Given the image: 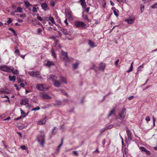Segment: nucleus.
Here are the masks:
<instances>
[{"mask_svg":"<svg viewBox=\"0 0 157 157\" xmlns=\"http://www.w3.org/2000/svg\"><path fill=\"white\" fill-rule=\"evenodd\" d=\"M14 69V68L13 66L8 67L6 65L0 66V70L5 72H11Z\"/></svg>","mask_w":157,"mask_h":157,"instance_id":"nucleus-1","label":"nucleus"},{"mask_svg":"<svg viewBox=\"0 0 157 157\" xmlns=\"http://www.w3.org/2000/svg\"><path fill=\"white\" fill-rule=\"evenodd\" d=\"M36 87L37 90L42 91L47 90L48 89V87L46 85L43 84H37Z\"/></svg>","mask_w":157,"mask_h":157,"instance_id":"nucleus-2","label":"nucleus"},{"mask_svg":"<svg viewBox=\"0 0 157 157\" xmlns=\"http://www.w3.org/2000/svg\"><path fill=\"white\" fill-rule=\"evenodd\" d=\"M126 115L125 109H123L119 113V115L116 117L117 119H119L121 120L123 119Z\"/></svg>","mask_w":157,"mask_h":157,"instance_id":"nucleus-3","label":"nucleus"},{"mask_svg":"<svg viewBox=\"0 0 157 157\" xmlns=\"http://www.w3.org/2000/svg\"><path fill=\"white\" fill-rule=\"evenodd\" d=\"M28 73L31 76L36 77L38 78H42L39 72L37 71L36 72L30 71L28 72Z\"/></svg>","mask_w":157,"mask_h":157,"instance_id":"nucleus-4","label":"nucleus"},{"mask_svg":"<svg viewBox=\"0 0 157 157\" xmlns=\"http://www.w3.org/2000/svg\"><path fill=\"white\" fill-rule=\"evenodd\" d=\"M75 25L77 27L85 28L86 25L85 23L80 21H77L74 22Z\"/></svg>","mask_w":157,"mask_h":157,"instance_id":"nucleus-5","label":"nucleus"},{"mask_svg":"<svg viewBox=\"0 0 157 157\" xmlns=\"http://www.w3.org/2000/svg\"><path fill=\"white\" fill-rule=\"evenodd\" d=\"M122 152L123 153V157H125L126 156V157H132L128 153V150L126 148H123L122 150Z\"/></svg>","mask_w":157,"mask_h":157,"instance_id":"nucleus-6","label":"nucleus"},{"mask_svg":"<svg viewBox=\"0 0 157 157\" xmlns=\"http://www.w3.org/2000/svg\"><path fill=\"white\" fill-rule=\"evenodd\" d=\"M45 65L47 67H49L55 65L54 62L48 60H46L45 61Z\"/></svg>","mask_w":157,"mask_h":157,"instance_id":"nucleus-7","label":"nucleus"},{"mask_svg":"<svg viewBox=\"0 0 157 157\" xmlns=\"http://www.w3.org/2000/svg\"><path fill=\"white\" fill-rule=\"evenodd\" d=\"M47 77L48 79L51 80L53 82L56 80L57 78V77L56 76L52 75H47Z\"/></svg>","mask_w":157,"mask_h":157,"instance_id":"nucleus-8","label":"nucleus"},{"mask_svg":"<svg viewBox=\"0 0 157 157\" xmlns=\"http://www.w3.org/2000/svg\"><path fill=\"white\" fill-rule=\"evenodd\" d=\"M42 9L44 11H47L49 9L48 5L46 2H44L41 4Z\"/></svg>","mask_w":157,"mask_h":157,"instance_id":"nucleus-9","label":"nucleus"},{"mask_svg":"<svg viewBox=\"0 0 157 157\" xmlns=\"http://www.w3.org/2000/svg\"><path fill=\"white\" fill-rule=\"evenodd\" d=\"M40 136L37 137V141L39 142H40L41 140H44V132L42 131H40Z\"/></svg>","mask_w":157,"mask_h":157,"instance_id":"nucleus-10","label":"nucleus"},{"mask_svg":"<svg viewBox=\"0 0 157 157\" xmlns=\"http://www.w3.org/2000/svg\"><path fill=\"white\" fill-rule=\"evenodd\" d=\"M40 96L43 99H49L51 98V97L47 94L42 93L40 94Z\"/></svg>","mask_w":157,"mask_h":157,"instance_id":"nucleus-11","label":"nucleus"},{"mask_svg":"<svg viewBox=\"0 0 157 157\" xmlns=\"http://www.w3.org/2000/svg\"><path fill=\"white\" fill-rule=\"evenodd\" d=\"M127 135L128 136V140H132V134L131 131L129 130H127L126 131Z\"/></svg>","mask_w":157,"mask_h":157,"instance_id":"nucleus-12","label":"nucleus"},{"mask_svg":"<svg viewBox=\"0 0 157 157\" xmlns=\"http://www.w3.org/2000/svg\"><path fill=\"white\" fill-rule=\"evenodd\" d=\"M135 21V18L133 17H130L128 18L125 20L129 24H132L134 23Z\"/></svg>","mask_w":157,"mask_h":157,"instance_id":"nucleus-13","label":"nucleus"},{"mask_svg":"<svg viewBox=\"0 0 157 157\" xmlns=\"http://www.w3.org/2000/svg\"><path fill=\"white\" fill-rule=\"evenodd\" d=\"M88 45L91 48H94L96 47L97 45L95 44V43L93 41L90 40H88Z\"/></svg>","mask_w":157,"mask_h":157,"instance_id":"nucleus-14","label":"nucleus"},{"mask_svg":"<svg viewBox=\"0 0 157 157\" xmlns=\"http://www.w3.org/2000/svg\"><path fill=\"white\" fill-rule=\"evenodd\" d=\"M61 82H59L56 80L53 82V85L56 87H60L61 86Z\"/></svg>","mask_w":157,"mask_h":157,"instance_id":"nucleus-15","label":"nucleus"},{"mask_svg":"<svg viewBox=\"0 0 157 157\" xmlns=\"http://www.w3.org/2000/svg\"><path fill=\"white\" fill-rule=\"evenodd\" d=\"M79 2H80V4L84 9H86V4L85 0H80Z\"/></svg>","mask_w":157,"mask_h":157,"instance_id":"nucleus-16","label":"nucleus"},{"mask_svg":"<svg viewBox=\"0 0 157 157\" xmlns=\"http://www.w3.org/2000/svg\"><path fill=\"white\" fill-rule=\"evenodd\" d=\"M28 100L27 98L22 99L20 102L21 105H25L26 104H28Z\"/></svg>","mask_w":157,"mask_h":157,"instance_id":"nucleus-17","label":"nucleus"},{"mask_svg":"<svg viewBox=\"0 0 157 157\" xmlns=\"http://www.w3.org/2000/svg\"><path fill=\"white\" fill-rule=\"evenodd\" d=\"M47 117L46 116V117H45V118L44 120H43L39 121L38 122V124L39 125H42L44 124L45 123L46 121V120H45V119Z\"/></svg>","mask_w":157,"mask_h":157,"instance_id":"nucleus-18","label":"nucleus"},{"mask_svg":"<svg viewBox=\"0 0 157 157\" xmlns=\"http://www.w3.org/2000/svg\"><path fill=\"white\" fill-rule=\"evenodd\" d=\"M105 64L104 63H101L99 65V69L103 71L105 69Z\"/></svg>","mask_w":157,"mask_h":157,"instance_id":"nucleus-19","label":"nucleus"},{"mask_svg":"<svg viewBox=\"0 0 157 157\" xmlns=\"http://www.w3.org/2000/svg\"><path fill=\"white\" fill-rule=\"evenodd\" d=\"M60 80L61 82L64 83L66 84L67 83L66 78L64 77H61L60 78Z\"/></svg>","mask_w":157,"mask_h":157,"instance_id":"nucleus-20","label":"nucleus"},{"mask_svg":"<svg viewBox=\"0 0 157 157\" xmlns=\"http://www.w3.org/2000/svg\"><path fill=\"white\" fill-rule=\"evenodd\" d=\"M140 149L141 151H144L146 152V153L150 155V153L149 151L146 149L144 147H140Z\"/></svg>","mask_w":157,"mask_h":157,"instance_id":"nucleus-21","label":"nucleus"},{"mask_svg":"<svg viewBox=\"0 0 157 157\" xmlns=\"http://www.w3.org/2000/svg\"><path fill=\"white\" fill-rule=\"evenodd\" d=\"M9 80L10 81H12L13 82H14L16 81V77L15 75H13V76H11L10 75H9Z\"/></svg>","mask_w":157,"mask_h":157,"instance_id":"nucleus-22","label":"nucleus"},{"mask_svg":"<svg viewBox=\"0 0 157 157\" xmlns=\"http://www.w3.org/2000/svg\"><path fill=\"white\" fill-rule=\"evenodd\" d=\"M62 53L63 54V55L64 56L63 58V59H68V58L67 57V52L62 51Z\"/></svg>","mask_w":157,"mask_h":157,"instance_id":"nucleus-23","label":"nucleus"},{"mask_svg":"<svg viewBox=\"0 0 157 157\" xmlns=\"http://www.w3.org/2000/svg\"><path fill=\"white\" fill-rule=\"evenodd\" d=\"M67 16L69 19H72V15L71 13V11H68L67 13Z\"/></svg>","mask_w":157,"mask_h":157,"instance_id":"nucleus-24","label":"nucleus"},{"mask_svg":"<svg viewBox=\"0 0 157 157\" xmlns=\"http://www.w3.org/2000/svg\"><path fill=\"white\" fill-rule=\"evenodd\" d=\"M61 31H62L63 33L65 35H67L68 34V33L67 32V30L66 29H65L64 28H62L61 29Z\"/></svg>","mask_w":157,"mask_h":157,"instance_id":"nucleus-25","label":"nucleus"},{"mask_svg":"<svg viewBox=\"0 0 157 157\" xmlns=\"http://www.w3.org/2000/svg\"><path fill=\"white\" fill-rule=\"evenodd\" d=\"M112 10H113V13L114 14V15L116 16L117 17L119 15V14H118V13H117V11L116 10V9L115 8V7H113L112 8Z\"/></svg>","mask_w":157,"mask_h":157,"instance_id":"nucleus-26","label":"nucleus"},{"mask_svg":"<svg viewBox=\"0 0 157 157\" xmlns=\"http://www.w3.org/2000/svg\"><path fill=\"white\" fill-rule=\"evenodd\" d=\"M49 21H50L52 24H55L56 22L53 19V18L52 17H50L48 18Z\"/></svg>","mask_w":157,"mask_h":157,"instance_id":"nucleus-27","label":"nucleus"},{"mask_svg":"<svg viewBox=\"0 0 157 157\" xmlns=\"http://www.w3.org/2000/svg\"><path fill=\"white\" fill-rule=\"evenodd\" d=\"M54 105L56 106H59L61 105V102L60 101H57L54 103Z\"/></svg>","mask_w":157,"mask_h":157,"instance_id":"nucleus-28","label":"nucleus"},{"mask_svg":"<svg viewBox=\"0 0 157 157\" xmlns=\"http://www.w3.org/2000/svg\"><path fill=\"white\" fill-rule=\"evenodd\" d=\"M17 80L18 82H23L24 80L21 79L20 76H18L17 78Z\"/></svg>","mask_w":157,"mask_h":157,"instance_id":"nucleus-29","label":"nucleus"},{"mask_svg":"<svg viewBox=\"0 0 157 157\" xmlns=\"http://www.w3.org/2000/svg\"><path fill=\"white\" fill-rule=\"evenodd\" d=\"M24 3L25 6L26 7H28L30 5H31L29 2L28 1H25V2Z\"/></svg>","mask_w":157,"mask_h":157,"instance_id":"nucleus-30","label":"nucleus"},{"mask_svg":"<svg viewBox=\"0 0 157 157\" xmlns=\"http://www.w3.org/2000/svg\"><path fill=\"white\" fill-rule=\"evenodd\" d=\"M78 65V63H76L74 64L73 66V67L74 69H76Z\"/></svg>","mask_w":157,"mask_h":157,"instance_id":"nucleus-31","label":"nucleus"},{"mask_svg":"<svg viewBox=\"0 0 157 157\" xmlns=\"http://www.w3.org/2000/svg\"><path fill=\"white\" fill-rule=\"evenodd\" d=\"M57 130L56 129V127H54L52 129V133L53 134H55L57 132Z\"/></svg>","mask_w":157,"mask_h":157,"instance_id":"nucleus-32","label":"nucleus"},{"mask_svg":"<svg viewBox=\"0 0 157 157\" xmlns=\"http://www.w3.org/2000/svg\"><path fill=\"white\" fill-rule=\"evenodd\" d=\"M51 51L52 56H53L54 58H56V55L55 53L54 52V50L53 49H52L51 50Z\"/></svg>","mask_w":157,"mask_h":157,"instance_id":"nucleus-33","label":"nucleus"},{"mask_svg":"<svg viewBox=\"0 0 157 157\" xmlns=\"http://www.w3.org/2000/svg\"><path fill=\"white\" fill-rule=\"evenodd\" d=\"M9 30H10L12 32H13V33L14 34L15 36H17V34L16 33L15 31L13 29L10 28H9Z\"/></svg>","mask_w":157,"mask_h":157,"instance_id":"nucleus-34","label":"nucleus"},{"mask_svg":"<svg viewBox=\"0 0 157 157\" xmlns=\"http://www.w3.org/2000/svg\"><path fill=\"white\" fill-rule=\"evenodd\" d=\"M115 112V110L114 109H113L112 110H111L110 112L109 113L108 117H109L111 116Z\"/></svg>","mask_w":157,"mask_h":157,"instance_id":"nucleus-35","label":"nucleus"},{"mask_svg":"<svg viewBox=\"0 0 157 157\" xmlns=\"http://www.w3.org/2000/svg\"><path fill=\"white\" fill-rule=\"evenodd\" d=\"M37 34L38 35H41L42 34V30L40 28H38L37 29Z\"/></svg>","mask_w":157,"mask_h":157,"instance_id":"nucleus-36","label":"nucleus"},{"mask_svg":"<svg viewBox=\"0 0 157 157\" xmlns=\"http://www.w3.org/2000/svg\"><path fill=\"white\" fill-rule=\"evenodd\" d=\"M49 3L52 6H54L55 5V2L54 1L52 0H51L49 2Z\"/></svg>","mask_w":157,"mask_h":157,"instance_id":"nucleus-37","label":"nucleus"},{"mask_svg":"<svg viewBox=\"0 0 157 157\" xmlns=\"http://www.w3.org/2000/svg\"><path fill=\"white\" fill-rule=\"evenodd\" d=\"M22 12V8L20 7H18L17 8V12L21 13Z\"/></svg>","mask_w":157,"mask_h":157,"instance_id":"nucleus-38","label":"nucleus"},{"mask_svg":"<svg viewBox=\"0 0 157 157\" xmlns=\"http://www.w3.org/2000/svg\"><path fill=\"white\" fill-rule=\"evenodd\" d=\"M151 7L152 9L157 8V3L151 6Z\"/></svg>","mask_w":157,"mask_h":157,"instance_id":"nucleus-39","label":"nucleus"},{"mask_svg":"<svg viewBox=\"0 0 157 157\" xmlns=\"http://www.w3.org/2000/svg\"><path fill=\"white\" fill-rule=\"evenodd\" d=\"M14 52L15 54L17 55H18L19 56L20 55L19 51L18 49H15Z\"/></svg>","mask_w":157,"mask_h":157,"instance_id":"nucleus-40","label":"nucleus"},{"mask_svg":"<svg viewBox=\"0 0 157 157\" xmlns=\"http://www.w3.org/2000/svg\"><path fill=\"white\" fill-rule=\"evenodd\" d=\"M40 109V108L39 107H37L36 108H33L32 109V111H37V110H39Z\"/></svg>","mask_w":157,"mask_h":157,"instance_id":"nucleus-41","label":"nucleus"},{"mask_svg":"<svg viewBox=\"0 0 157 157\" xmlns=\"http://www.w3.org/2000/svg\"><path fill=\"white\" fill-rule=\"evenodd\" d=\"M14 70H13L11 72L13 73V74L14 75H16L18 74V71L17 70H16L15 71H13Z\"/></svg>","mask_w":157,"mask_h":157,"instance_id":"nucleus-42","label":"nucleus"},{"mask_svg":"<svg viewBox=\"0 0 157 157\" xmlns=\"http://www.w3.org/2000/svg\"><path fill=\"white\" fill-rule=\"evenodd\" d=\"M133 69V66L132 65H130V67L129 70L127 71V72L129 73L131 71H132Z\"/></svg>","mask_w":157,"mask_h":157,"instance_id":"nucleus-43","label":"nucleus"},{"mask_svg":"<svg viewBox=\"0 0 157 157\" xmlns=\"http://www.w3.org/2000/svg\"><path fill=\"white\" fill-rule=\"evenodd\" d=\"M37 18L40 21H43V19L40 16H39V14H37Z\"/></svg>","mask_w":157,"mask_h":157,"instance_id":"nucleus-44","label":"nucleus"},{"mask_svg":"<svg viewBox=\"0 0 157 157\" xmlns=\"http://www.w3.org/2000/svg\"><path fill=\"white\" fill-rule=\"evenodd\" d=\"M61 91L62 93L63 94H64L65 95H66L67 96H68V95L67 94L64 90H61Z\"/></svg>","mask_w":157,"mask_h":157,"instance_id":"nucleus-45","label":"nucleus"},{"mask_svg":"<svg viewBox=\"0 0 157 157\" xmlns=\"http://www.w3.org/2000/svg\"><path fill=\"white\" fill-rule=\"evenodd\" d=\"M40 142V144L42 145V147H43L44 143V140H41Z\"/></svg>","mask_w":157,"mask_h":157,"instance_id":"nucleus-46","label":"nucleus"},{"mask_svg":"<svg viewBox=\"0 0 157 157\" xmlns=\"http://www.w3.org/2000/svg\"><path fill=\"white\" fill-rule=\"evenodd\" d=\"M37 10L36 8L35 7H33V8L32 11L33 12H37Z\"/></svg>","mask_w":157,"mask_h":157,"instance_id":"nucleus-47","label":"nucleus"},{"mask_svg":"<svg viewBox=\"0 0 157 157\" xmlns=\"http://www.w3.org/2000/svg\"><path fill=\"white\" fill-rule=\"evenodd\" d=\"M21 148L23 150H25L27 149V147L25 145H22L21 146Z\"/></svg>","mask_w":157,"mask_h":157,"instance_id":"nucleus-48","label":"nucleus"},{"mask_svg":"<svg viewBox=\"0 0 157 157\" xmlns=\"http://www.w3.org/2000/svg\"><path fill=\"white\" fill-rule=\"evenodd\" d=\"M12 21V20L10 18H9L7 21V23L9 24L11 23Z\"/></svg>","mask_w":157,"mask_h":157,"instance_id":"nucleus-49","label":"nucleus"},{"mask_svg":"<svg viewBox=\"0 0 157 157\" xmlns=\"http://www.w3.org/2000/svg\"><path fill=\"white\" fill-rule=\"evenodd\" d=\"M145 120L147 121H150V118L149 117L147 116V117H146L145 118Z\"/></svg>","mask_w":157,"mask_h":157,"instance_id":"nucleus-50","label":"nucleus"},{"mask_svg":"<svg viewBox=\"0 0 157 157\" xmlns=\"http://www.w3.org/2000/svg\"><path fill=\"white\" fill-rule=\"evenodd\" d=\"M26 17V15H25V13H23V14H21L20 15V17H21L24 18V17Z\"/></svg>","mask_w":157,"mask_h":157,"instance_id":"nucleus-51","label":"nucleus"},{"mask_svg":"<svg viewBox=\"0 0 157 157\" xmlns=\"http://www.w3.org/2000/svg\"><path fill=\"white\" fill-rule=\"evenodd\" d=\"M73 153L76 156H78V154L76 151H74L73 152Z\"/></svg>","mask_w":157,"mask_h":157,"instance_id":"nucleus-52","label":"nucleus"},{"mask_svg":"<svg viewBox=\"0 0 157 157\" xmlns=\"http://www.w3.org/2000/svg\"><path fill=\"white\" fill-rule=\"evenodd\" d=\"M113 127V125H110L106 127V129H110L112 128Z\"/></svg>","mask_w":157,"mask_h":157,"instance_id":"nucleus-53","label":"nucleus"},{"mask_svg":"<svg viewBox=\"0 0 157 157\" xmlns=\"http://www.w3.org/2000/svg\"><path fill=\"white\" fill-rule=\"evenodd\" d=\"M106 129H106V128H102L101 130V133L103 132H104L105 130Z\"/></svg>","mask_w":157,"mask_h":157,"instance_id":"nucleus-54","label":"nucleus"},{"mask_svg":"<svg viewBox=\"0 0 157 157\" xmlns=\"http://www.w3.org/2000/svg\"><path fill=\"white\" fill-rule=\"evenodd\" d=\"M119 62V60L117 59V60H116L115 62V64L116 66H117L118 65V63Z\"/></svg>","mask_w":157,"mask_h":157,"instance_id":"nucleus-55","label":"nucleus"},{"mask_svg":"<svg viewBox=\"0 0 157 157\" xmlns=\"http://www.w3.org/2000/svg\"><path fill=\"white\" fill-rule=\"evenodd\" d=\"M133 98H134L133 96H131L130 97H129L128 98V99L129 100H130L132 99Z\"/></svg>","mask_w":157,"mask_h":157,"instance_id":"nucleus-56","label":"nucleus"},{"mask_svg":"<svg viewBox=\"0 0 157 157\" xmlns=\"http://www.w3.org/2000/svg\"><path fill=\"white\" fill-rule=\"evenodd\" d=\"M19 56L21 57L22 59H25V55H19Z\"/></svg>","mask_w":157,"mask_h":157,"instance_id":"nucleus-57","label":"nucleus"},{"mask_svg":"<svg viewBox=\"0 0 157 157\" xmlns=\"http://www.w3.org/2000/svg\"><path fill=\"white\" fill-rule=\"evenodd\" d=\"M22 117V116H20V117H19L17 118H16L15 119V120H19L21 119V118Z\"/></svg>","mask_w":157,"mask_h":157,"instance_id":"nucleus-58","label":"nucleus"},{"mask_svg":"<svg viewBox=\"0 0 157 157\" xmlns=\"http://www.w3.org/2000/svg\"><path fill=\"white\" fill-rule=\"evenodd\" d=\"M62 144H59L57 147V150H59L60 149V147L62 146Z\"/></svg>","mask_w":157,"mask_h":157,"instance_id":"nucleus-59","label":"nucleus"},{"mask_svg":"<svg viewBox=\"0 0 157 157\" xmlns=\"http://www.w3.org/2000/svg\"><path fill=\"white\" fill-rule=\"evenodd\" d=\"M110 5H112V6H114V3L112 1H111V0L110 1Z\"/></svg>","mask_w":157,"mask_h":157,"instance_id":"nucleus-60","label":"nucleus"},{"mask_svg":"<svg viewBox=\"0 0 157 157\" xmlns=\"http://www.w3.org/2000/svg\"><path fill=\"white\" fill-rule=\"evenodd\" d=\"M20 111L21 114H23L25 113V112H24V111L21 109H20Z\"/></svg>","mask_w":157,"mask_h":157,"instance_id":"nucleus-61","label":"nucleus"},{"mask_svg":"<svg viewBox=\"0 0 157 157\" xmlns=\"http://www.w3.org/2000/svg\"><path fill=\"white\" fill-rule=\"evenodd\" d=\"M64 22L66 24V25H68V23L67 21V18H66L65 20L64 21Z\"/></svg>","mask_w":157,"mask_h":157,"instance_id":"nucleus-62","label":"nucleus"},{"mask_svg":"<svg viewBox=\"0 0 157 157\" xmlns=\"http://www.w3.org/2000/svg\"><path fill=\"white\" fill-rule=\"evenodd\" d=\"M20 86L24 88L25 87V85L23 83H21L20 84Z\"/></svg>","mask_w":157,"mask_h":157,"instance_id":"nucleus-63","label":"nucleus"},{"mask_svg":"<svg viewBox=\"0 0 157 157\" xmlns=\"http://www.w3.org/2000/svg\"><path fill=\"white\" fill-rule=\"evenodd\" d=\"M141 68H140V67H138L137 69V71H141L142 70L141 69Z\"/></svg>","mask_w":157,"mask_h":157,"instance_id":"nucleus-64","label":"nucleus"}]
</instances>
